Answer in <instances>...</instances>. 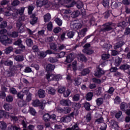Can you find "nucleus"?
Listing matches in <instances>:
<instances>
[{"label": "nucleus", "instance_id": "57", "mask_svg": "<svg viewBox=\"0 0 130 130\" xmlns=\"http://www.w3.org/2000/svg\"><path fill=\"white\" fill-rule=\"evenodd\" d=\"M7 112L5 111L0 110V119L1 118H3L4 116H7Z\"/></svg>", "mask_w": 130, "mask_h": 130}, {"label": "nucleus", "instance_id": "40", "mask_svg": "<svg viewBox=\"0 0 130 130\" xmlns=\"http://www.w3.org/2000/svg\"><path fill=\"white\" fill-rule=\"evenodd\" d=\"M58 61V60H57V58L56 57H51L49 58V61H50V62H51L52 63L57 62Z\"/></svg>", "mask_w": 130, "mask_h": 130}, {"label": "nucleus", "instance_id": "1", "mask_svg": "<svg viewBox=\"0 0 130 130\" xmlns=\"http://www.w3.org/2000/svg\"><path fill=\"white\" fill-rule=\"evenodd\" d=\"M70 27L72 29V30L67 33V36L68 38L71 39L75 36V34L77 32V30L82 28V24L81 23H73L71 24Z\"/></svg>", "mask_w": 130, "mask_h": 130}, {"label": "nucleus", "instance_id": "12", "mask_svg": "<svg viewBox=\"0 0 130 130\" xmlns=\"http://www.w3.org/2000/svg\"><path fill=\"white\" fill-rule=\"evenodd\" d=\"M16 27L18 28V31H19L20 33H23L25 31V27L23 26L22 23H17Z\"/></svg>", "mask_w": 130, "mask_h": 130}, {"label": "nucleus", "instance_id": "54", "mask_svg": "<svg viewBox=\"0 0 130 130\" xmlns=\"http://www.w3.org/2000/svg\"><path fill=\"white\" fill-rule=\"evenodd\" d=\"M119 52L120 51H117L116 50H113L111 52V55L112 56H116V55H118V54H119Z\"/></svg>", "mask_w": 130, "mask_h": 130}, {"label": "nucleus", "instance_id": "35", "mask_svg": "<svg viewBox=\"0 0 130 130\" xmlns=\"http://www.w3.org/2000/svg\"><path fill=\"white\" fill-rule=\"evenodd\" d=\"M26 43L29 47H31L33 45V41L31 39H28L26 40Z\"/></svg>", "mask_w": 130, "mask_h": 130}, {"label": "nucleus", "instance_id": "56", "mask_svg": "<svg viewBox=\"0 0 130 130\" xmlns=\"http://www.w3.org/2000/svg\"><path fill=\"white\" fill-rule=\"evenodd\" d=\"M70 94H71V90L67 89L66 91H65L63 93V96L64 97H69L70 96Z\"/></svg>", "mask_w": 130, "mask_h": 130}, {"label": "nucleus", "instance_id": "52", "mask_svg": "<svg viewBox=\"0 0 130 130\" xmlns=\"http://www.w3.org/2000/svg\"><path fill=\"white\" fill-rule=\"evenodd\" d=\"M80 100V94H75L73 98V101H79Z\"/></svg>", "mask_w": 130, "mask_h": 130}, {"label": "nucleus", "instance_id": "61", "mask_svg": "<svg viewBox=\"0 0 130 130\" xmlns=\"http://www.w3.org/2000/svg\"><path fill=\"white\" fill-rule=\"evenodd\" d=\"M109 16H110V11L108 10L105 12V14H104L105 19H108V18H109Z\"/></svg>", "mask_w": 130, "mask_h": 130}, {"label": "nucleus", "instance_id": "49", "mask_svg": "<svg viewBox=\"0 0 130 130\" xmlns=\"http://www.w3.org/2000/svg\"><path fill=\"white\" fill-rule=\"evenodd\" d=\"M54 79L55 80V81H57V82H58L60 80H61L62 79V76L60 75H57L54 76Z\"/></svg>", "mask_w": 130, "mask_h": 130}, {"label": "nucleus", "instance_id": "25", "mask_svg": "<svg viewBox=\"0 0 130 130\" xmlns=\"http://www.w3.org/2000/svg\"><path fill=\"white\" fill-rule=\"evenodd\" d=\"M18 105L19 107H23L27 105V102L25 101H19L18 102Z\"/></svg>", "mask_w": 130, "mask_h": 130}, {"label": "nucleus", "instance_id": "14", "mask_svg": "<svg viewBox=\"0 0 130 130\" xmlns=\"http://www.w3.org/2000/svg\"><path fill=\"white\" fill-rule=\"evenodd\" d=\"M55 68V66L54 65H52V64L49 63L47 65L46 67V71L47 72H52L53 70H54V68Z\"/></svg>", "mask_w": 130, "mask_h": 130}, {"label": "nucleus", "instance_id": "20", "mask_svg": "<svg viewBox=\"0 0 130 130\" xmlns=\"http://www.w3.org/2000/svg\"><path fill=\"white\" fill-rule=\"evenodd\" d=\"M121 61H122V58L118 57L117 58H116L114 62V64L116 67H118L121 63Z\"/></svg>", "mask_w": 130, "mask_h": 130}, {"label": "nucleus", "instance_id": "44", "mask_svg": "<svg viewBox=\"0 0 130 130\" xmlns=\"http://www.w3.org/2000/svg\"><path fill=\"white\" fill-rule=\"evenodd\" d=\"M32 100V94L29 93L27 94L26 99L25 100V102H30Z\"/></svg>", "mask_w": 130, "mask_h": 130}, {"label": "nucleus", "instance_id": "31", "mask_svg": "<svg viewBox=\"0 0 130 130\" xmlns=\"http://www.w3.org/2000/svg\"><path fill=\"white\" fill-rule=\"evenodd\" d=\"M96 105L98 106H100V105H102L103 104V99L102 98H98L96 100Z\"/></svg>", "mask_w": 130, "mask_h": 130}, {"label": "nucleus", "instance_id": "33", "mask_svg": "<svg viewBox=\"0 0 130 130\" xmlns=\"http://www.w3.org/2000/svg\"><path fill=\"white\" fill-rule=\"evenodd\" d=\"M23 41L21 40V39H18L17 40L15 41L13 45H15L16 46H19L21 45V44L22 43Z\"/></svg>", "mask_w": 130, "mask_h": 130}, {"label": "nucleus", "instance_id": "27", "mask_svg": "<svg viewBox=\"0 0 130 130\" xmlns=\"http://www.w3.org/2000/svg\"><path fill=\"white\" fill-rule=\"evenodd\" d=\"M53 28V25L52 24V22L50 21L47 26V29L49 32H51Z\"/></svg>", "mask_w": 130, "mask_h": 130}, {"label": "nucleus", "instance_id": "55", "mask_svg": "<svg viewBox=\"0 0 130 130\" xmlns=\"http://www.w3.org/2000/svg\"><path fill=\"white\" fill-rule=\"evenodd\" d=\"M10 36L12 37V38H17L19 36V34L17 31H13L11 34Z\"/></svg>", "mask_w": 130, "mask_h": 130}, {"label": "nucleus", "instance_id": "34", "mask_svg": "<svg viewBox=\"0 0 130 130\" xmlns=\"http://www.w3.org/2000/svg\"><path fill=\"white\" fill-rule=\"evenodd\" d=\"M10 93L12 94V95H17V94H18V91L16 88L12 87L10 88Z\"/></svg>", "mask_w": 130, "mask_h": 130}, {"label": "nucleus", "instance_id": "16", "mask_svg": "<svg viewBox=\"0 0 130 130\" xmlns=\"http://www.w3.org/2000/svg\"><path fill=\"white\" fill-rule=\"evenodd\" d=\"M93 95L94 94L93 92H89L86 94L85 98L87 101H91V100H92V98H93Z\"/></svg>", "mask_w": 130, "mask_h": 130}, {"label": "nucleus", "instance_id": "21", "mask_svg": "<svg viewBox=\"0 0 130 130\" xmlns=\"http://www.w3.org/2000/svg\"><path fill=\"white\" fill-rule=\"evenodd\" d=\"M78 56L81 60V61H84L86 62L87 60H88V59L87 57H86V56H85L84 54L80 53L78 54Z\"/></svg>", "mask_w": 130, "mask_h": 130}, {"label": "nucleus", "instance_id": "22", "mask_svg": "<svg viewBox=\"0 0 130 130\" xmlns=\"http://www.w3.org/2000/svg\"><path fill=\"white\" fill-rule=\"evenodd\" d=\"M14 59H15V60L18 62L23 61V60H24V56L22 55H18L17 56H15Z\"/></svg>", "mask_w": 130, "mask_h": 130}, {"label": "nucleus", "instance_id": "15", "mask_svg": "<svg viewBox=\"0 0 130 130\" xmlns=\"http://www.w3.org/2000/svg\"><path fill=\"white\" fill-rule=\"evenodd\" d=\"M43 120L45 122H47L50 120V115L48 113H45L43 116Z\"/></svg>", "mask_w": 130, "mask_h": 130}, {"label": "nucleus", "instance_id": "36", "mask_svg": "<svg viewBox=\"0 0 130 130\" xmlns=\"http://www.w3.org/2000/svg\"><path fill=\"white\" fill-rule=\"evenodd\" d=\"M56 91V90L55 89H54V88L50 87L48 89V93L50 94L51 95H54V94H55Z\"/></svg>", "mask_w": 130, "mask_h": 130}, {"label": "nucleus", "instance_id": "8", "mask_svg": "<svg viewBox=\"0 0 130 130\" xmlns=\"http://www.w3.org/2000/svg\"><path fill=\"white\" fill-rule=\"evenodd\" d=\"M60 104L62 106L70 107L72 105V102L69 100H62L60 101Z\"/></svg>", "mask_w": 130, "mask_h": 130}, {"label": "nucleus", "instance_id": "53", "mask_svg": "<svg viewBox=\"0 0 130 130\" xmlns=\"http://www.w3.org/2000/svg\"><path fill=\"white\" fill-rule=\"evenodd\" d=\"M4 108L7 111H9L11 109V105L5 104L4 105Z\"/></svg>", "mask_w": 130, "mask_h": 130}, {"label": "nucleus", "instance_id": "32", "mask_svg": "<svg viewBox=\"0 0 130 130\" xmlns=\"http://www.w3.org/2000/svg\"><path fill=\"white\" fill-rule=\"evenodd\" d=\"M90 73L89 69H85L81 72V76H86Z\"/></svg>", "mask_w": 130, "mask_h": 130}, {"label": "nucleus", "instance_id": "23", "mask_svg": "<svg viewBox=\"0 0 130 130\" xmlns=\"http://www.w3.org/2000/svg\"><path fill=\"white\" fill-rule=\"evenodd\" d=\"M129 68H130L129 65H128L127 64H123L120 66L119 69L121 71H125L126 70H128V69H129Z\"/></svg>", "mask_w": 130, "mask_h": 130}, {"label": "nucleus", "instance_id": "17", "mask_svg": "<svg viewBox=\"0 0 130 130\" xmlns=\"http://www.w3.org/2000/svg\"><path fill=\"white\" fill-rule=\"evenodd\" d=\"M50 49L54 51H57V44L54 43H51L50 44Z\"/></svg>", "mask_w": 130, "mask_h": 130}, {"label": "nucleus", "instance_id": "3", "mask_svg": "<svg viewBox=\"0 0 130 130\" xmlns=\"http://www.w3.org/2000/svg\"><path fill=\"white\" fill-rule=\"evenodd\" d=\"M0 42L3 45L7 46L8 44H11L13 41L12 39L9 38V36L7 35H2L0 36Z\"/></svg>", "mask_w": 130, "mask_h": 130}, {"label": "nucleus", "instance_id": "13", "mask_svg": "<svg viewBox=\"0 0 130 130\" xmlns=\"http://www.w3.org/2000/svg\"><path fill=\"white\" fill-rule=\"evenodd\" d=\"M88 31V29L87 28H83L79 32H78V37L81 38V37H84L85 35H86V32Z\"/></svg>", "mask_w": 130, "mask_h": 130}, {"label": "nucleus", "instance_id": "4", "mask_svg": "<svg viewBox=\"0 0 130 130\" xmlns=\"http://www.w3.org/2000/svg\"><path fill=\"white\" fill-rule=\"evenodd\" d=\"M112 25V22H109L103 25L104 28H101L100 32H109V31H111L113 30V27L111 26Z\"/></svg>", "mask_w": 130, "mask_h": 130}, {"label": "nucleus", "instance_id": "45", "mask_svg": "<svg viewBox=\"0 0 130 130\" xmlns=\"http://www.w3.org/2000/svg\"><path fill=\"white\" fill-rule=\"evenodd\" d=\"M55 22L57 23V25H58V26H61L62 25V20H60V19L58 18H56L55 19Z\"/></svg>", "mask_w": 130, "mask_h": 130}, {"label": "nucleus", "instance_id": "41", "mask_svg": "<svg viewBox=\"0 0 130 130\" xmlns=\"http://www.w3.org/2000/svg\"><path fill=\"white\" fill-rule=\"evenodd\" d=\"M102 4L104 8H106V7L109 6V0H103Z\"/></svg>", "mask_w": 130, "mask_h": 130}, {"label": "nucleus", "instance_id": "37", "mask_svg": "<svg viewBox=\"0 0 130 130\" xmlns=\"http://www.w3.org/2000/svg\"><path fill=\"white\" fill-rule=\"evenodd\" d=\"M101 93H102V87H99L98 89L95 91V94L96 96H100Z\"/></svg>", "mask_w": 130, "mask_h": 130}, {"label": "nucleus", "instance_id": "19", "mask_svg": "<svg viewBox=\"0 0 130 130\" xmlns=\"http://www.w3.org/2000/svg\"><path fill=\"white\" fill-rule=\"evenodd\" d=\"M51 19V16L49 13L46 14L44 16V21L45 23H47V22H49Z\"/></svg>", "mask_w": 130, "mask_h": 130}, {"label": "nucleus", "instance_id": "46", "mask_svg": "<svg viewBox=\"0 0 130 130\" xmlns=\"http://www.w3.org/2000/svg\"><path fill=\"white\" fill-rule=\"evenodd\" d=\"M110 57V55L109 54H104L102 55V58L103 60H106Z\"/></svg>", "mask_w": 130, "mask_h": 130}, {"label": "nucleus", "instance_id": "60", "mask_svg": "<svg viewBox=\"0 0 130 130\" xmlns=\"http://www.w3.org/2000/svg\"><path fill=\"white\" fill-rule=\"evenodd\" d=\"M103 47L104 48H105V49L108 50L112 47V45L110 44H104L103 45Z\"/></svg>", "mask_w": 130, "mask_h": 130}, {"label": "nucleus", "instance_id": "9", "mask_svg": "<svg viewBox=\"0 0 130 130\" xmlns=\"http://www.w3.org/2000/svg\"><path fill=\"white\" fill-rule=\"evenodd\" d=\"M125 44V42L122 41H120L118 42V43H116V45L114 46V49L115 50H117L118 49H121V47L123 46Z\"/></svg>", "mask_w": 130, "mask_h": 130}, {"label": "nucleus", "instance_id": "50", "mask_svg": "<svg viewBox=\"0 0 130 130\" xmlns=\"http://www.w3.org/2000/svg\"><path fill=\"white\" fill-rule=\"evenodd\" d=\"M126 106V103H122L120 104V109L122 110V111H125V107Z\"/></svg>", "mask_w": 130, "mask_h": 130}, {"label": "nucleus", "instance_id": "42", "mask_svg": "<svg viewBox=\"0 0 130 130\" xmlns=\"http://www.w3.org/2000/svg\"><path fill=\"white\" fill-rule=\"evenodd\" d=\"M7 26H8L7 21H3L0 24V28L1 29H5V28H6Z\"/></svg>", "mask_w": 130, "mask_h": 130}, {"label": "nucleus", "instance_id": "2", "mask_svg": "<svg viewBox=\"0 0 130 130\" xmlns=\"http://www.w3.org/2000/svg\"><path fill=\"white\" fill-rule=\"evenodd\" d=\"M55 111L60 114H68L72 111V108L63 107L62 108L60 106H57L55 108Z\"/></svg>", "mask_w": 130, "mask_h": 130}, {"label": "nucleus", "instance_id": "38", "mask_svg": "<svg viewBox=\"0 0 130 130\" xmlns=\"http://www.w3.org/2000/svg\"><path fill=\"white\" fill-rule=\"evenodd\" d=\"M76 7L78 10H81V9H83V8H84V4L82 2H78Z\"/></svg>", "mask_w": 130, "mask_h": 130}, {"label": "nucleus", "instance_id": "10", "mask_svg": "<svg viewBox=\"0 0 130 130\" xmlns=\"http://www.w3.org/2000/svg\"><path fill=\"white\" fill-rule=\"evenodd\" d=\"M74 53H71L67 56L66 62H67V63H71V62L74 60Z\"/></svg>", "mask_w": 130, "mask_h": 130}, {"label": "nucleus", "instance_id": "5", "mask_svg": "<svg viewBox=\"0 0 130 130\" xmlns=\"http://www.w3.org/2000/svg\"><path fill=\"white\" fill-rule=\"evenodd\" d=\"M32 105L34 107H39L42 110L44 109L43 102H40V101L38 99L34 100L32 101Z\"/></svg>", "mask_w": 130, "mask_h": 130}, {"label": "nucleus", "instance_id": "30", "mask_svg": "<svg viewBox=\"0 0 130 130\" xmlns=\"http://www.w3.org/2000/svg\"><path fill=\"white\" fill-rule=\"evenodd\" d=\"M83 52H84V53H86V54H88V55H90L94 53V51H93L92 50H88L86 49L83 50Z\"/></svg>", "mask_w": 130, "mask_h": 130}, {"label": "nucleus", "instance_id": "29", "mask_svg": "<svg viewBox=\"0 0 130 130\" xmlns=\"http://www.w3.org/2000/svg\"><path fill=\"white\" fill-rule=\"evenodd\" d=\"M24 10L25 9L24 8H21L20 9L17 10L16 12V15H20V16H22V15L24 14Z\"/></svg>", "mask_w": 130, "mask_h": 130}, {"label": "nucleus", "instance_id": "58", "mask_svg": "<svg viewBox=\"0 0 130 130\" xmlns=\"http://www.w3.org/2000/svg\"><path fill=\"white\" fill-rule=\"evenodd\" d=\"M121 102V100L120 99V97L118 96H116L115 99V104H119Z\"/></svg>", "mask_w": 130, "mask_h": 130}, {"label": "nucleus", "instance_id": "51", "mask_svg": "<svg viewBox=\"0 0 130 130\" xmlns=\"http://www.w3.org/2000/svg\"><path fill=\"white\" fill-rule=\"evenodd\" d=\"M13 100H14V98L12 95H8L6 98L7 102H13Z\"/></svg>", "mask_w": 130, "mask_h": 130}, {"label": "nucleus", "instance_id": "62", "mask_svg": "<svg viewBox=\"0 0 130 130\" xmlns=\"http://www.w3.org/2000/svg\"><path fill=\"white\" fill-rule=\"evenodd\" d=\"M17 97L18 99H23V97H24V94L22 92H17Z\"/></svg>", "mask_w": 130, "mask_h": 130}, {"label": "nucleus", "instance_id": "43", "mask_svg": "<svg viewBox=\"0 0 130 130\" xmlns=\"http://www.w3.org/2000/svg\"><path fill=\"white\" fill-rule=\"evenodd\" d=\"M86 120L87 122H90V121L92 120V116L91 115V113H87V114L86 116Z\"/></svg>", "mask_w": 130, "mask_h": 130}, {"label": "nucleus", "instance_id": "26", "mask_svg": "<svg viewBox=\"0 0 130 130\" xmlns=\"http://www.w3.org/2000/svg\"><path fill=\"white\" fill-rule=\"evenodd\" d=\"M13 50H14V48H13L12 47H8L5 50V53H6V54H10L11 52L13 51Z\"/></svg>", "mask_w": 130, "mask_h": 130}, {"label": "nucleus", "instance_id": "24", "mask_svg": "<svg viewBox=\"0 0 130 130\" xmlns=\"http://www.w3.org/2000/svg\"><path fill=\"white\" fill-rule=\"evenodd\" d=\"M28 111L31 115H33L34 116L36 115V110H35V109H34V108L32 107H29Z\"/></svg>", "mask_w": 130, "mask_h": 130}, {"label": "nucleus", "instance_id": "48", "mask_svg": "<svg viewBox=\"0 0 130 130\" xmlns=\"http://www.w3.org/2000/svg\"><path fill=\"white\" fill-rule=\"evenodd\" d=\"M13 62L12 60L5 61L4 62V64L7 67H12V66H13Z\"/></svg>", "mask_w": 130, "mask_h": 130}, {"label": "nucleus", "instance_id": "11", "mask_svg": "<svg viewBox=\"0 0 130 130\" xmlns=\"http://www.w3.org/2000/svg\"><path fill=\"white\" fill-rule=\"evenodd\" d=\"M72 118L69 115H64L60 118L61 122H70Z\"/></svg>", "mask_w": 130, "mask_h": 130}, {"label": "nucleus", "instance_id": "64", "mask_svg": "<svg viewBox=\"0 0 130 130\" xmlns=\"http://www.w3.org/2000/svg\"><path fill=\"white\" fill-rule=\"evenodd\" d=\"M122 3L124 6H129L130 5V0H122Z\"/></svg>", "mask_w": 130, "mask_h": 130}, {"label": "nucleus", "instance_id": "28", "mask_svg": "<svg viewBox=\"0 0 130 130\" xmlns=\"http://www.w3.org/2000/svg\"><path fill=\"white\" fill-rule=\"evenodd\" d=\"M84 107L87 111H90V110H91V105L90 104V103L86 102L84 105Z\"/></svg>", "mask_w": 130, "mask_h": 130}, {"label": "nucleus", "instance_id": "7", "mask_svg": "<svg viewBox=\"0 0 130 130\" xmlns=\"http://www.w3.org/2000/svg\"><path fill=\"white\" fill-rule=\"evenodd\" d=\"M31 20L29 21V23L31 25H35L38 21V17H36V14H32L30 16Z\"/></svg>", "mask_w": 130, "mask_h": 130}, {"label": "nucleus", "instance_id": "63", "mask_svg": "<svg viewBox=\"0 0 130 130\" xmlns=\"http://www.w3.org/2000/svg\"><path fill=\"white\" fill-rule=\"evenodd\" d=\"M79 12L74 11L72 14V17L73 18H77V17H79Z\"/></svg>", "mask_w": 130, "mask_h": 130}, {"label": "nucleus", "instance_id": "39", "mask_svg": "<svg viewBox=\"0 0 130 130\" xmlns=\"http://www.w3.org/2000/svg\"><path fill=\"white\" fill-rule=\"evenodd\" d=\"M0 128L2 130L7 129V123H6L5 122H2L0 124Z\"/></svg>", "mask_w": 130, "mask_h": 130}, {"label": "nucleus", "instance_id": "6", "mask_svg": "<svg viewBox=\"0 0 130 130\" xmlns=\"http://www.w3.org/2000/svg\"><path fill=\"white\" fill-rule=\"evenodd\" d=\"M105 74V71L100 68V66L96 67V71L94 72V76L96 78H101Z\"/></svg>", "mask_w": 130, "mask_h": 130}, {"label": "nucleus", "instance_id": "18", "mask_svg": "<svg viewBox=\"0 0 130 130\" xmlns=\"http://www.w3.org/2000/svg\"><path fill=\"white\" fill-rule=\"evenodd\" d=\"M39 98H44L45 97V91L43 89H40L38 92Z\"/></svg>", "mask_w": 130, "mask_h": 130}, {"label": "nucleus", "instance_id": "59", "mask_svg": "<svg viewBox=\"0 0 130 130\" xmlns=\"http://www.w3.org/2000/svg\"><path fill=\"white\" fill-rule=\"evenodd\" d=\"M77 127H78V123H76L72 127L67 128L66 130H75Z\"/></svg>", "mask_w": 130, "mask_h": 130}, {"label": "nucleus", "instance_id": "47", "mask_svg": "<svg viewBox=\"0 0 130 130\" xmlns=\"http://www.w3.org/2000/svg\"><path fill=\"white\" fill-rule=\"evenodd\" d=\"M92 81L93 83H96V84H101L102 83V81L101 79H97L96 78H93L92 79Z\"/></svg>", "mask_w": 130, "mask_h": 130}]
</instances>
